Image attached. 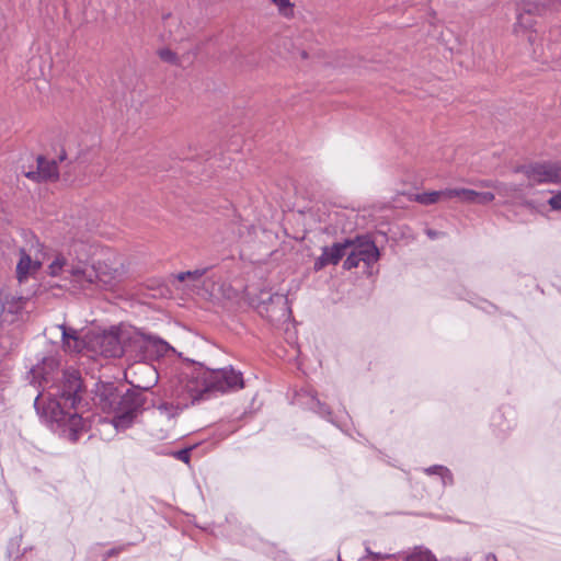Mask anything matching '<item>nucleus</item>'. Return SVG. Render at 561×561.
Returning <instances> with one entry per match:
<instances>
[{"instance_id": "1", "label": "nucleus", "mask_w": 561, "mask_h": 561, "mask_svg": "<svg viewBox=\"0 0 561 561\" xmlns=\"http://www.w3.org/2000/svg\"><path fill=\"white\" fill-rule=\"evenodd\" d=\"M27 378L38 390L34 407L41 412L39 402L45 391H48V402L43 409V416L49 428L61 437H70V414L68 401L70 400V375L67 369L60 368V358L57 355L44 357L41 363L32 367Z\"/></svg>"}, {"instance_id": "2", "label": "nucleus", "mask_w": 561, "mask_h": 561, "mask_svg": "<svg viewBox=\"0 0 561 561\" xmlns=\"http://www.w3.org/2000/svg\"><path fill=\"white\" fill-rule=\"evenodd\" d=\"M184 375L194 389L199 403L218 394L241 390L244 387L242 373L232 366L210 369L198 365L190 374Z\"/></svg>"}, {"instance_id": "3", "label": "nucleus", "mask_w": 561, "mask_h": 561, "mask_svg": "<svg viewBox=\"0 0 561 561\" xmlns=\"http://www.w3.org/2000/svg\"><path fill=\"white\" fill-rule=\"evenodd\" d=\"M72 351L82 348L100 353L104 357H121L126 347V324L111 327L108 330H89L84 335L72 329Z\"/></svg>"}, {"instance_id": "4", "label": "nucleus", "mask_w": 561, "mask_h": 561, "mask_svg": "<svg viewBox=\"0 0 561 561\" xmlns=\"http://www.w3.org/2000/svg\"><path fill=\"white\" fill-rule=\"evenodd\" d=\"M71 271L72 295L81 290L90 296L98 289L112 288L121 276L119 270L105 261L79 266L72 264Z\"/></svg>"}, {"instance_id": "5", "label": "nucleus", "mask_w": 561, "mask_h": 561, "mask_svg": "<svg viewBox=\"0 0 561 561\" xmlns=\"http://www.w3.org/2000/svg\"><path fill=\"white\" fill-rule=\"evenodd\" d=\"M168 397L170 401L160 403L157 409L169 420L176 417L191 405L199 403L185 375L171 385Z\"/></svg>"}, {"instance_id": "6", "label": "nucleus", "mask_w": 561, "mask_h": 561, "mask_svg": "<svg viewBox=\"0 0 561 561\" xmlns=\"http://www.w3.org/2000/svg\"><path fill=\"white\" fill-rule=\"evenodd\" d=\"M519 171L535 184L561 182V164L559 163L537 162L523 165Z\"/></svg>"}, {"instance_id": "7", "label": "nucleus", "mask_w": 561, "mask_h": 561, "mask_svg": "<svg viewBox=\"0 0 561 561\" xmlns=\"http://www.w3.org/2000/svg\"><path fill=\"white\" fill-rule=\"evenodd\" d=\"M35 168L22 165V173L25 178L31 179L35 182H42L58 178V167L55 160H49L44 156H37L34 159Z\"/></svg>"}, {"instance_id": "8", "label": "nucleus", "mask_w": 561, "mask_h": 561, "mask_svg": "<svg viewBox=\"0 0 561 561\" xmlns=\"http://www.w3.org/2000/svg\"><path fill=\"white\" fill-rule=\"evenodd\" d=\"M353 242L351 238L344 239L342 242H335L331 247H323L321 255L314 261L313 270L319 272L327 265H337Z\"/></svg>"}, {"instance_id": "9", "label": "nucleus", "mask_w": 561, "mask_h": 561, "mask_svg": "<svg viewBox=\"0 0 561 561\" xmlns=\"http://www.w3.org/2000/svg\"><path fill=\"white\" fill-rule=\"evenodd\" d=\"M353 249L358 259L366 264L367 267L373 266L380 257V252L376 243L368 236H357L351 239Z\"/></svg>"}, {"instance_id": "10", "label": "nucleus", "mask_w": 561, "mask_h": 561, "mask_svg": "<svg viewBox=\"0 0 561 561\" xmlns=\"http://www.w3.org/2000/svg\"><path fill=\"white\" fill-rule=\"evenodd\" d=\"M95 399L103 412L111 413L119 408L121 392L113 382H98Z\"/></svg>"}, {"instance_id": "11", "label": "nucleus", "mask_w": 561, "mask_h": 561, "mask_svg": "<svg viewBox=\"0 0 561 561\" xmlns=\"http://www.w3.org/2000/svg\"><path fill=\"white\" fill-rule=\"evenodd\" d=\"M445 194L446 198L459 197L463 203L479 205L490 204L495 198L491 192H477L470 188H446Z\"/></svg>"}, {"instance_id": "12", "label": "nucleus", "mask_w": 561, "mask_h": 561, "mask_svg": "<svg viewBox=\"0 0 561 561\" xmlns=\"http://www.w3.org/2000/svg\"><path fill=\"white\" fill-rule=\"evenodd\" d=\"M99 252V245L89 240L72 239V264L75 266L91 264L90 261Z\"/></svg>"}, {"instance_id": "13", "label": "nucleus", "mask_w": 561, "mask_h": 561, "mask_svg": "<svg viewBox=\"0 0 561 561\" xmlns=\"http://www.w3.org/2000/svg\"><path fill=\"white\" fill-rule=\"evenodd\" d=\"M541 9V5L536 2L523 1L518 9L515 32L518 33L519 30H531L535 24V15L539 13Z\"/></svg>"}, {"instance_id": "14", "label": "nucleus", "mask_w": 561, "mask_h": 561, "mask_svg": "<svg viewBox=\"0 0 561 561\" xmlns=\"http://www.w3.org/2000/svg\"><path fill=\"white\" fill-rule=\"evenodd\" d=\"M118 403L119 408L117 410L137 415L144 409L146 398L140 391L128 389L124 394L121 393Z\"/></svg>"}, {"instance_id": "15", "label": "nucleus", "mask_w": 561, "mask_h": 561, "mask_svg": "<svg viewBox=\"0 0 561 561\" xmlns=\"http://www.w3.org/2000/svg\"><path fill=\"white\" fill-rule=\"evenodd\" d=\"M39 261H33L24 251L21 252L20 261L16 265V275L20 282H23L31 273L41 268Z\"/></svg>"}, {"instance_id": "16", "label": "nucleus", "mask_w": 561, "mask_h": 561, "mask_svg": "<svg viewBox=\"0 0 561 561\" xmlns=\"http://www.w3.org/2000/svg\"><path fill=\"white\" fill-rule=\"evenodd\" d=\"M72 442L78 439L81 433H87L92 426V414L87 416L83 413L72 412Z\"/></svg>"}, {"instance_id": "17", "label": "nucleus", "mask_w": 561, "mask_h": 561, "mask_svg": "<svg viewBox=\"0 0 561 561\" xmlns=\"http://www.w3.org/2000/svg\"><path fill=\"white\" fill-rule=\"evenodd\" d=\"M111 413H115V415L112 420V424L118 431H124V430L129 428L133 425V423L137 416L136 414H133L130 412H126L123 410H115V411H112Z\"/></svg>"}, {"instance_id": "18", "label": "nucleus", "mask_w": 561, "mask_h": 561, "mask_svg": "<svg viewBox=\"0 0 561 561\" xmlns=\"http://www.w3.org/2000/svg\"><path fill=\"white\" fill-rule=\"evenodd\" d=\"M0 306L2 312L16 314V312L22 308V299L15 296L1 294Z\"/></svg>"}, {"instance_id": "19", "label": "nucleus", "mask_w": 561, "mask_h": 561, "mask_svg": "<svg viewBox=\"0 0 561 561\" xmlns=\"http://www.w3.org/2000/svg\"><path fill=\"white\" fill-rule=\"evenodd\" d=\"M446 190L423 192L415 195L414 201L422 205H433L439 201L440 197H446Z\"/></svg>"}, {"instance_id": "20", "label": "nucleus", "mask_w": 561, "mask_h": 561, "mask_svg": "<svg viewBox=\"0 0 561 561\" xmlns=\"http://www.w3.org/2000/svg\"><path fill=\"white\" fill-rule=\"evenodd\" d=\"M142 336H144V340L147 342V344L154 347L157 353L160 355L167 354L168 351L172 348L169 345V343H167L165 341H163L162 339H160L157 335L148 334V335H142Z\"/></svg>"}, {"instance_id": "21", "label": "nucleus", "mask_w": 561, "mask_h": 561, "mask_svg": "<svg viewBox=\"0 0 561 561\" xmlns=\"http://www.w3.org/2000/svg\"><path fill=\"white\" fill-rule=\"evenodd\" d=\"M271 302L272 305L277 304L279 305V311L280 314L278 319L286 320L290 316V308L288 307V299L285 295L280 294H274L271 296Z\"/></svg>"}, {"instance_id": "22", "label": "nucleus", "mask_w": 561, "mask_h": 561, "mask_svg": "<svg viewBox=\"0 0 561 561\" xmlns=\"http://www.w3.org/2000/svg\"><path fill=\"white\" fill-rule=\"evenodd\" d=\"M425 473L427 474H438L442 478L443 484H451L453 483V474L450 470L444 466L435 465L426 468Z\"/></svg>"}, {"instance_id": "23", "label": "nucleus", "mask_w": 561, "mask_h": 561, "mask_svg": "<svg viewBox=\"0 0 561 561\" xmlns=\"http://www.w3.org/2000/svg\"><path fill=\"white\" fill-rule=\"evenodd\" d=\"M311 407L310 409L313 410L317 414H319L321 417L331 420V410L330 408L321 402L314 394L311 396Z\"/></svg>"}, {"instance_id": "24", "label": "nucleus", "mask_w": 561, "mask_h": 561, "mask_svg": "<svg viewBox=\"0 0 561 561\" xmlns=\"http://www.w3.org/2000/svg\"><path fill=\"white\" fill-rule=\"evenodd\" d=\"M274 5L277 7L280 15L285 18H291L294 15V3L290 0H270Z\"/></svg>"}, {"instance_id": "25", "label": "nucleus", "mask_w": 561, "mask_h": 561, "mask_svg": "<svg viewBox=\"0 0 561 561\" xmlns=\"http://www.w3.org/2000/svg\"><path fill=\"white\" fill-rule=\"evenodd\" d=\"M208 268H196L194 271H186V272H180L176 274V279L180 282H184L185 279L190 278L192 280H198L201 279L206 273Z\"/></svg>"}, {"instance_id": "26", "label": "nucleus", "mask_w": 561, "mask_h": 561, "mask_svg": "<svg viewBox=\"0 0 561 561\" xmlns=\"http://www.w3.org/2000/svg\"><path fill=\"white\" fill-rule=\"evenodd\" d=\"M67 264V260L64 255L57 254L54 260L48 265V273L51 276H57L60 274L65 265Z\"/></svg>"}, {"instance_id": "27", "label": "nucleus", "mask_w": 561, "mask_h": 561, "mask_svg": "<svg viewBox=\"0 0 561 561\" xmlns=\"http://www.w3.org/2000/svg\"><path fill=\"white\" fill-rule=\"evenodd\" d=\"M407 561H437L435 556L427 549L417 548L408 557Z\"/></svg>"}, {"instance_id": "28", "label": "nucleus", "mask_w": 561, "mask_h": 561, "mask_svg": "<svg viewBox=\"0 0 561 561\" xmlns=\"http://www.w3.org/2000/svg\"><path fill=\"white\" fill-rule=\"evenodd\" d=\"M79 381H80L79 373L72 370V397H71L72 410H77V407L81 400L80 394H79V390H80L81 386H80Z\"/></svg>"}, {"instance_id": "29", "label": "nucleus", "mask_w": 561, "mask_h": 561, "mask_svg": "<svg viewBox=\"0 0 561 561\" xmlns=\"http://www.w3.org/2000/svg\"><path fill=\"white\" fill-rule=\"evenodd\" d=\"M360 262L362 261L358 259L355 251L353 249H348L346 251V259L343 262V268L346 271L356 268V267H358Z\"/></svg>"}, {"instance_id": "30", "label": "nucleus", "mask_w": 561, "mask_h": 561, "mask_svg": "<svg viewBox=\"0 0 561 561\" xmlns=\"http://www.w3.org/2000/svg\"><path fill=\"white\" fill-rule=\"evenodd\" d=\"M158 55L159 57L161 58V60L165 61V62H169V64H172V65H178V56L174 51H172L171 49L169 48H162L158 51Z\"/></svg>"}, {"instance_id": "31", "label": "nucleus", "mask_w": 561, "mask_h": 561, "mask_svg": "<svg viewBox=\"0 0 561 561\" xmlns=\"http://www.w3.org/2000/svg\"><path fill=\"white\" fill-rule=\"evenodd\" d=\"M192 449H193V447H187V448L180 449V450L175 451L173 454V456L178 460L183 461L185 463H188L190 459H191V451H192Z\"/></svg>"}, {"instance_id": "32", "label": "nucleus", "mask_w": 561, "mask_h": 561, "mask_svg": "<svg viewBox=\"0 0 561 561\" xmlns=\"http://www.w3.org/2000/svg\"><path fill=\"white\" fill-rule=\"evenodd\" d=\"M548 204L553 210H561V192L553 194L548 199Z\"/></svg>"}, {"instance_id": "33", "label": "nucleus", "mask_w": 561, "mask_h": 561, "mask_svg": "<svg viewBox=\"0 0 561 561\" xmlns=\"http://www.w3.org/2000/svg\"><path fill=\"white\" fill-rule=\"evenodd\" d=\"M57 328L61 332V336H62L64 342L66 344H69L70 333L68 331V327L65 323H62V324L58 325Z\"/></svg>"}, {"instance_id": "34", "label": "nucleus", "mask_w": 561, "mask_h": 561, "mask_svg": "<svg viewBox=\"0 0 561 561\" xmlns=\"http://www.w3.org/2000/svg\"><path fill=\"white\" fill-rule=\"evenodd\" d=\"M122 549L123 548H112V549L106 551L104 557L105 558H110V557L116 556V554H118L122 551Z\"/></svg>"}, {"instance_id": "35", "label": "nucleus", "mask_w": 561, "mask_h": 561, "mask_svg": "<svg viewBox=\"0 0 561 561\" xmlns=\"http://www.w3.org/2000/svg\"><path fill=\"white\" fill-rule=\"evenodd\" d=\"M426 234L431 238V239H435L438 237L439 232L435 231V230H432V229H428L426 231Z\"/></svg>"}, {"instance_id": "36", "label": "nucleus", "mask_w": 561, "mask_h": 561, "mask_svg": "<svg viewBox=\"0 0 561 561\" xmlns=\"http://www.w3.org/2000/svg\"><path fill=\"white\" fill-rule=\"evenodd\" d=\"M484 561H496V557L492 553H489L484 557Z\"/></svg>"}, {"instance_id": "37", "label": "nucleus", "mask_w": 561, "mask_h": 561, "mask_svg": "<svg viewBox=\"0 0 561 561\" xmlns=\"http://www.w3.org/2000/svg\"><path fill=\"white\" fill-rule=\"evenodd\" d=\"M99 144L98 137L93 136L92 138V151L94 152V147Z\"/></svg>"}, {"instance_id": "38", "label": "nucleus", "mask_w": 561, "mask_h": 561, "mask_svg": "<svg viewBox=\"0 0 561 561\" xmlns=\"http://www.w3.org/2000/svg\"><path fill=\"white\" fill-rule=\"evenodd\" d=\"M60 161L65 160L66 159V152H62L59 157Z\"/></svg>"}, {"instance_id": "39", "label": "nucleus", "mask_w": 561, "mask_h": 561, "mask_svg": "<svg viewBox=\"0 0 561 561\" xmlns=\"http://www.w3.org/2000/svg\"><path fill=\"white\" fill-rule=\"evenodd\" d=\"M83 158L84 159V154L82 152H79V159Z\"/></svg>"}]
</instances>
